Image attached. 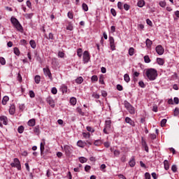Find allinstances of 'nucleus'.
<instances>
[{"label":"nucleus","mask_w":179,"mask_h":179,"mask_svg":"<svg viewBox=\"0 0 179 179\" xmlns=\"http://www.w3.org/2000/svg\"><path fill=\"white\" fill-rule=\"evenodd\" d=\"M145 75L149 80H156V78H157V70L148 69L146 70Z\"/></svg>","instance_id":"obj_1"},{"label":"nucleus","mask_w":179,"mask_h":179,"mask_svg":"<svg viewBox=\"0 0 179 179\" xmlns=\"http://www.w3.org/2000/svg\"><path fill=\"white\" fill-rule=\"evenodd\" d=\"M10 22L12 24H13L14 27L18 31H23V27H22V24H20V22H19V20L16 19L15 17H12L10 18Z\"/></svg>","instance_id":"obj_2"},{"label":"nucleus","mask_w":179,"mask_h":179,"mask_svg":"<svg viewBox=\"0 0 179 179\" xmlns=\"http://www.w3.org/2000/svg\"><path fill=\"white\" fill-rule=\"evenodd\" d=\"M111 131V120H106L105 122V127L103 129V133L106 135H108Z\"/></svg>","instance_id":"obj_3"},{"label":"nucleus","mask_w":179,"mask_h":179,"mask_svg":"<svg viewBox=\"0 0 179 179\" xmlns=\"http://www.w3.org/2000/svg\"><path fill=\"white\" fill-rule=\"evenodd\" d=\"M124 107L129 111V114L134 115L135 114V108L129 103V102L125 101H124Z\"/></svg>","instance_id":"obj_4"},{"label":"nucleus","mask_w":179,"mask_h":179,"mask_svg":"<svg viewBox=\"0 0 179 179\" xmlns=\"http://www.w3.org/2000/svg\"><path fill=\"white\" fill-rule=\"evenodd\" d=\"M13 162H14L10 164L11 167H15L17 170H22V166L20 165V161H19V159L15 158Z\"/></svg>","instance_id":"obj_5"},{"label":"nucleus","mask_w":179,"mask_h":179,"mask_svg":"<svg viewBox=\"0 0 179 179\" xmlns=\"http://www.w3.org/2000/svg\"><path fill=\"white\" fill-rule=\"evenodd\" d=\"M90 60V54L88 51H85L83 53V61L85 64H87Z\"/></svg>","instance_id":"obj_6"},{"label":"nucleus","mask_w":179,"mask_h":179,"mask_svg":"<svg viewBox=\"0 0 179 179\" xmlns=\"http://www.w3.org/2000/svg\"><path fill=\"white\" fill-rule=\"evenodd\" d=\"M43 73L45 76H48L50 80H52V74H51V71H50L49 68H44Z\"/></svg>","instance_id":"obj_7"},{"label":"nucleus","mask_w":179,"mask_h":179,"mask_svg":"<svg viewBox=\"0 0 179 179\" xmlns=\"http://www.w3.org/2000/svg\"><path fill=\"white\" fill-rule=\"evenodd\" d=\"M72 146L66 145L64 146V150L65 151V153L67 156H69L71 153H72Z\"/></svg>","instance_id":"obj_8"},{"label":"nucleus","mask_w":179,"mask_h":179,"mask_svg":"<svg viewBox=\"0 0 179 179\" xmlns=\"http://www.w3.org/2000/svg\"><path fill=\"white\" fill-rule=\"evenodd\" d=\"M155 50H156V52L159 55H163V54H164V48H163V46H162L161 45H157Z\"/></svg>","instance_id":"obj_9"},{"label":"nucleus","mask_w":179,"mask_h":179,"mask_svg":"<svg viewBox=\"0 0 179 179\" xmlns=\"http://www.w3.org/2000/svg\"><path fill=\"white\" fill-rule=\"evenodd\" d=\"M109 41H110V48L113 51H114V50H115V43H114V37L110 36Z\"/></svg>","instance_id":"obj_10"},{"label":"nucleus","mask_w":179,"mask_h":179,"mask_svg":"<svg viewBox=\"0 0 179 179\" xmlns=\"http://www.w3.org/2000/svg\"><path fill=\"white\" fill-rule=\"evenodd\" d=\"M48 104H50V106H52V108L55 107V102H54V99L51 98V96H49L46 99Z\"/></svg>","instance_id":"obj_11"},{"label":"nucleus","mask_w":179,"mask_h":179,"mask_svg":"<svg viewBox=\"0 0 179 179\" xmlns=\"http://www.w3.org/2000/svg\"><path fill=\"white\" fill-rule=\"evenodd\" d=\"M125 122H127V124H129V125H131V127H135V122H133V120H132V119H131V117H127L125 118Z\"/></svg>","instance_id":"obj_12"},{"label":"nucleus","mask_w":179,"mask_h":179,"mask_svg":"<svg viewBox=\"0 0 179 179\" xmlns=\"http://www.w3.org/2000/svg\"><path fill=\"white\" fill-rule=\"evenodd\" d=\"M0 121L3 122V125H8V117L6 116H1Z\"/></svg>","instance_id":"obj_13"},{"label":"nucleus","mask_w":179,"mask_h":179,"mask_svg":"<svg viewBox=\"0 0 179 179\" xmlns=\"http://www.w3.org/2000/svg\"><path fill=\"white\" fill-rule=\"evenodd\" d=\"M15 111H16V107L15 106V105H11L10 106L9 113L11 115H13V114H15Z\"/></svg>","instance_id":"obj_14"},{"label":"nucleus","mask_w":179,"mask_h":179,"mask_svg":"<svg viewBox=\"0 0 179 179\" xmlns=\"http://www.w3.org/2000/svg\"><path fill=\"white\" fill-rule=\"evenodd\" d=\"M28 125L29 127H34L36 125V120L35 119H31L28 121Z\"/></svg>","instance_id":"obj_15"},{"label":"nucleus","mask_w":179,"mask_h":179,"mask_svg":"<svg viewBox=\"0 0 179 179\" xmlns=\"http://www.w3.org/2000/svg\"><path fill=\"white\" fill-rule=\"evenodd\" d=\"M8 101H9V96H3V98L2 99V104L3 106H6V103H8Z\"/></svg>","instance_id":"obj_16"},{"label":"nucleus","mask_w":179,"mask_h":179,"mask_svg":"<svg viewBox=\"0 0 179 179\" xmlns=\"http://www.w3.org/2000/svg\"><path fill=\"white\" fill-rule=\"evenodd\" d=\"M45 146V141H43V143H41L40 149H41V155H43V153L44 152Z\"/></svg>","instance_id":"obj_17"},{"label":"nucleus","mask_w":179,"mask_h":179,"mask_svg":"<svg viewBox=\"0 0 179 179\" xmlns=\"http://www.w3.org/2000/svg\"><path fill=\"white\" fill-rule=\"evenodd\" d=\"M129 164L130 167H135V164H136V162H135V157H133L131 160L129 161Z\"/></svg>","instance_id":"obj_18"},{"label":"nucleus","mask_w":179,"mask_h":179,"mask_svg":"<svg viewBox=\"0 0 179 179\" xmlns=\"http://www.w3.org/2000/svg\"><path fill=\"white\" fill-rule=\"evenodd\" d=\"M164 166L165 170H169V169H170V164H169L168 160L165 159L164 161Z\"/></svg>","instance_id":"obj_19"},{"label":"nucleus","mask_w":179,"mask_h":179,"mask_svg":"<svg viewBox=\"0 0 179 179\" xmlns=\"http://www.w3.org/2000/svg\"><path fill=\"white\" fill-rule=\"evenodd\" d=\"M137 6H138V8H143V6H145V1L143 0L138 1L137 3Z\"/></svg>","instance_id":"obj_20"},{"label":"nucleus","mask_w":179,"mask_h":179,"mask_svg":"<svg viewBox=\"0 0 179 179\" xmlns=\"http://www.w3.org/2000/svg\"><path fill=\"white\" fill-rule=\"evenodd\" d=\"M76 83H78V85H81V83H83V78L78 77L77 79H76Z\"/></svg>","instance_id":"obj_21"},{"label":"nucleus","mask_w":179,"mask_h":179,"mask_svg":"<svg viewBox=\"0 0 179 179\" xmlns=\"http://www.w3.org/2000/svg\"><path fill=\"white\" fill-rule=\"evenodd\" d=\"M157 62L158 65H164V60L162 58H157Z\"/></svg>","instance_id":"obj_22"},{"label":"nucleus","mask_w":179,"mask_h":179,"mask_svg":"<svg viewBox=\"0 0 179 179\" xmlns=\"http://www.w3.org/2000/svg\"><path fill=\"white\" fill-rule=\"evenodd\" d=\"M124 82H126L127 83H129V82L131 80V78H129V75H128L127 73L124 74Z\"/></svg>","instance_id":"obj_23"},{"label":"nucleus","mask_w":179,"mask_h":179,"mask_svg":"<svg viewBox=\"0 0 179 179\" xmlns=\"http://www.w3.org/2000/svg\"><path fill=\"white\" fill-rule=\"evenodd\" d=\"M34 132H35L37 135L40 134V126H36L34 129Z\"/></svg>","instance_id":"obj_24"},{"label":"nucleus","mask_w":179,"mask_h":179,"mask_svg":"<svg viewBox=\"0 0 179 179\" xmlns=\"http://www.w3.org/2000/svg\"><path fill=\"white\" fill-rule=\"evenodd\" d=\"M70 103L72 106H76V98L75 97L71 98Z\"/></svg>","instance_id":"obj_25"},{"label":"nucleus","mask_w":179,"mask_h":179,"mask_svg":"<svg viewBox=\"0 0 179 179\" xmlns=\"http://www.w3.org/2000/svg\"><path fill=\"white\" fill-rule=\"evenodd\" d=\"M34 80H35V83L38 85V83H40V80H41V78L40 77V76H36L34 78Z\"/></svg>","instance_id":"obj_26"},{"label":"nucleus","mask_w":179,"mask_h":179,"mask_svg":"<svg viewBox=\"0 0 179 179\" xmlns=\"http://www.w3.org/2000/svg\"><path fill=\"white\" fill-rule=\"evenodd\" d=\"M29 44L31 47V48H36V41L34 40H31L30 42H29Z\"/></svg>","instance_id":"obj_27"},{"label":"nucleus","mask_w":179,"mask_h":179,"mask_svg":"<svg viewBox=\"0 0 179 179\" xmlns=\"http://www.w3.org/2000/svg\"><path fill=\"white\" fill-rule=\"evenodd\" d=\"M145 44H146L148 48L152 47V41H150V39L147 38V40L145 41Z\"/></svg>","instance_id":"obj_28"},{"label":"nucleus","mask_w":179,"mask_h":179,"mask_svg":"<svg viewBox=\"0 0 179 179\" xmlns=\"http://www.w3.org/2000/svg\"><path fill=\"white\" fill-rule=\"evenodd\" d=\"M17 131L19 134H23V132L24 131V127L23 126H20L18 128H17Z\"/></svg>","instance_id":"obj_29"},{"label":"nucleus","mask_w":179,"mask_h":179,"mask_svg":"<svg viewBox=\"0 0 179 179\" xmlns=\"http://www.w3.org/2000/svg\"><path fill=\"white\" fill-rule=\"evenodd\" d=\"M159 6H161V8H166V1H159Z\"/></svg>","instance_id":"obj_30"},{"label":"nucleus","mask_w":179,"mask_h":179,"mask_svg":"<svg viewBox=\"0 0 179 179\" xmlns=\"http://www.w3.org/2000/svg\"><path fill=\"white\" fill-rule=\"evenodd\" d=\"M14 54H15V55H17V57L20 55V50H19V48H14Z\"/></svg>","instance_id":"obj_31"},{"label":"nucleus","mask_w":179,"mask_h":179,"mask_svg":"<svg viewBox=\"0 0 179 179\" xmlns=\"http://www.w3.org/2000/svg\"><path fill=\"white\" fill-rule=\"evenodd\" d=\"M135 49L134 48H130L129 49V55H130V57H132V55H134Z\"/></svg>","instance_id":"obj_32"},{"label":"nucleus","mask_w":179,"mask_h":179,"mask_svg":"<svg viewBox=\"0 0 179 179\" xmlns=\"http://www.w3.org/2000/svg\"><path fill=\"white\" fill-rule=\"evenodd\" d=\"M83 10H85V12H87V10H89V7L87 6V4H86L85 3H83Z\"/></svg>","instance_id":"obj_33"},{"label":"nucleus","mask_w":179,"mask_h":179,"mask_svg":"<svg viewBox=\"0 0 179 179\" xmlns=\"http://www.w3.org/2000/svg\"><path fill=\"white\" fill-rule=\"evenodd\" d=\"M144 62L145 64H149L150 62V58L148 55H145L144 57Z\"/></svg>","instance_id":"obj_34"},{"label":"nucleus","mask_w":179,"mask_h":179,"mask_svg":"<svg viewBox=\"0 0 179 179\" xmlns=\"http://www.w3.org/2000/svg\"><path fill=\"white\" fill-rule=\"evenodd\" d=\"M29 94L31 99H34V97H36V94H34V92L33 90H30Z\"/></svg>","instance_id":"obj_35"},{"label":"nucleus","mask_w":179,"mask_h":179,"mask_svg":"<svg viewBox=\"0 0 179 179\" xmlns=\"http://www.w3.org/2000/svg\"><path fill=\"white\" fill-rule=\"evenodd\" d=\"M79 162H80L81 163H86V162H87V159L84 157H80L79 158Z\"/></svg>","instance_id":"obj_36"},{"label":"nucleus","mask_w":179,"mask_h":179,"mask_svg":"<svg viewBox=\"0 0 179 179\" xmlns=\"http://www.w3.org/2000/svg\"><path fill=\"white\" fill-rule=\"evenodd\" d=\"M67 16H68L69 19H73V12L69 11L67 13Z\"/></svg>","instance_id":"obj_37"},{"label":"nucleus","mask_w":179,"mask_h":179,"mask_svg":"<svg viewBox=\"0 0 179 179\" xmlns=\"http://www.w3.org/2000/svg\"><path fill=\"white\" fill-rule=\"evenodd\" d=\"M91 80L92 82H97V80H99V77H97V76H92Z\"/></svg>","instance_id":"obj_38"},{"label":"nucleus","mask_w":179,"mask_h":179,"mask_svg":"<svg viewBox=\"0 0 179 179\" xmlns=\"http://www.w3.org/2000/svg\"><path fill=\"white\" fill-rule=\"evenodd\" d=\"M0 64L1 65H6V60H5V58L0 57Z\"/></svg>","instance_id":"obj_39"},{"label":"nucleus","mask_w":179,"mask_h":179,"mask_svg":"<svg viewBox=\"0 0 179 179\" xmlns=\"http://www.w3.org/2000/svg\"><path fill=\"white\" fill-rule=\"evenodd\" d=\"M77 145H78L80 148H83L85 146V144L83 143V141H78L77 142Z\"/></svg>","instance_id":"obj_40"},{"label":"nucleus","mask_w":179,"mask_h":179,"mask_svg":"<svg viewBox=\"0 0 179 179\" xmlns=\"http://www.w3.org/2000/svg\"><path fill=\"white\" fill-rule=\"evenodd\" d=\"M66 30H70V31H72L73 30V26H72V24L69 23L68 26L66 27Z\"/></svg>","instance_id":"obj_41"},{"label":"nucleus","mask_w":179,"mask_h":179,"mask_svg":"<svg viewBox=\"0 0 179 179\" xmlns=\"http://www.w3.org/2000/svg\"><path fill=\"white\" fill-rule=\"evenodd\" d=\"M94 145L95 146H100L101 145V141L100 140H96L94 142Z\"/></svg>","instance_id":"obj_42"},{"label":"nucleus","mask_w":179,"mask_h":179,"mask_svg":"<svg viewBox=\"0 0 179 179\" xmlns=\"http://www.w3.org/2000/svg\"><path fill=\"white\" fill-rule=\"evenodd\" d=\"M77 112L80 113V115H85V113L82 111V108L78 107L76 109Z\"/></svg>","instance_id":"obj_43"},{"label":"nucleus","mask_w":179,"mask_h":179,"mask_svg":"<svg viewBox=\"0 0 179 179\" xmlns=\"http://www.w3.org/2000/svg\"><path fill=\"white\" fill-rule=\"evenodd\" d=\"M141 145H142L143 148H144L145 146H148V144L146 143V141H145V139H143V137H142V138H141Z\"/></svg>","instance_id":"obj_44"},{"label":"nucleus","mask_w":179,"mask_h":179,"mask_svg":"<svg viewBox=\"0 0 179 179\" xmlns=\"http://www.w3.org/2000/svg\"><path fill=\"white\" fill-rule=\"evenodd\" d=\"M82 52H83L82 48L78 49V50H77V55H78V56L80 58L82 57Z\"/></svg>","instance_id":"obj_45"},{"label":"nucleus","mask_w":179,"mask_h":179,"mask_svg":"<svg viewBox=\"0 0 179 179\" xmlns=\"http://www.w3.org/2000/svg\"><path fill=\"white\" fill-rule=\"evenodd\" d=\"M51 93H52V94H57V93H58V90L55 87L52 88Z\"/></svg>","instance_id":"obj_46"},{"label":"nucleus","mask_w":179,"mask_h":179,"mask_svg":"<svg viewBox=\"0 0 179 179\" xmlns=\"http://www.w3.org/2000/svg\"><path fill=\"white\" fill-rule=\"evenodd\" d=\"M87 131H88V132L93 133V132H94V129L93 127H92L87 126Z\"/></svg>","instance_id":"obj_47"},{"label":"nucleus","mask_w":179,"mask_h":179,"mask_svg":"<svg viewBox=\"0 0 179 179\" xmlns=\"http://www.w3.org/2000/svg\"><path fill=\"white\" fill-rule=\"evenodd\" d=\"M117 8L118 9L122 10L123 9V3L121 1L117 3Z\"/></svg>","instance_id":"obj_48"},{"label":"nucleus","mask_w":179,"mask_h":179,"mask_svg":"<svg viewBox=\"0 0 179 179\" xmlns=\"http://www.w3.org/2000/svg\"><path fill=\"white\" fill-rule=\"evenodd\" d=\"M114 153V156H115L116 157H118V156H120L121 152H120V150H116L113 152Z\"/></svg>","instance_id":"obj_49"},{"label":"nucleus","mask_w":179,"mask_h":179,"mask_svg":"<svg viewBox=\"0 0 179 179\" xmlns=\"http://www.w3.org/2000/svg\"><path fill=\"white\" fill-rule=\"evenodd\" d=\"M46 38H48V40H54V34H52V33H50Z\"/></svg>","instance_id":"obj_50"},{"label":"nucleus","mask_w":179,"mask_h":179,"mask_svg":"<svg viewBox=\"0 0 179 179\" xmlns=\"http://www.w3.org/2000/svg\"><path fill=\"white\" fill-rule=\"evenodd\" d=\"M92 97H94V99H100V95L96 92H93Z\"/></svg>","instance_id":"obj_51"},{"label":"nucleus","mask_w":179,"mask_h":179,"mask_svg":"<svg viewBox=\"0 0 179 179\" xmlns=\"http://www.w3.org/2000/svg\"><path fill=\"white\" fill-rule=\"evenodd\" d=\"M166 123H167V120L163 119L161 121V127H164V125H166Z\"/></svg>","instance_id":"obj_52"},{"label":"nucleus","mask_w":179,"mask_h":179,"mask_svg":"<svg viewBox=\"0 0 179 179\" xmlns=\"http://www.w3.org/2000/svg\"><path fill=\"white\" fill-rule=\"evenodd\" d=\"M130 8H131V6H130L129 5H128V4H127V3H124V9L125 10H129Z\"/></svg>","instance_id":"obj_53"},{"label":"nucleus","mask_w":179,"mask_h":179,"mask_svg":"<svg viewBox=\"0 0 179 179\" xmlns=\"http://www.w3.org/2000/svg\"><path fill=\"white\" fill-rule=\"evenodd\" d=\"M90 169H92V167L89 165H86L85 166V171H86L87 173H88V171H90Z\"/></svg>","instance_id":"obj_54"},{"label":"nucleus","mask_w":179,"mask_h":179,"mask_svg":"<svg viewBox=\"0 0 179 179\" xmlns=\"http://www.w3.org/2000/svg\"><path fill=\"white\" fill-rule=\"evenodd\" d=\"M83 136L84 137V138H90V133H85V132H83Z\"/></svg>","instance_id":"obj_55"},{"label":"nucleus","mask_w":179,"mask_h":179,"mask_svg":"<svg viewBox=\"0 0 179 179\" xmlns=\"http://www.w3.org/2000/svg\"><path fill=\"white\" fill-rule=\"evenodd\" d=\"M117 89L119 90V92H122V90H124V87H122V85L119 84L117 85Z\"/></svg>","instance_id":"obj_56"},{"label":"nucleus","mask_w":179,"mask_h":179,"mask_svg":"<svg viewBox=\"0 0 179 179\" xmlns=\"http://www.w3.org/2000/svg\"><path fill=\"white\" fill-rule=\"evenodd\" d=\"M58 57H59V58H64V57H65V53H64L63 52H59Z\"/></svg>","instance_id":"obj_57"},{"label":"nucleus","mask_w":179,"mask_h":179,"mask_svg":"<svg viewBox=\"0 0 179 179\" xmlns=\"http://www.w3.org/2000/svg\"><path fill=\"white\" fill-rule=\"evenodd\" d=\"M110 13L113 15V16H117V12L115 11V9L111 8Z\"/></svg>","instance_id":"obj_58"},{"label":"nucleus","mask_w":179,"mask_h":179,"mask_svg":"<svg viewBox=\"0 0 179 179\" xmlns=\"http://www.w3.org/2000/svg\"><path fill=\"white\" fill-rule=\"evenodd\" d=\"M171 170L173 173H177V166L176 165H173L171 166Z\"/></svg>","instance_id":"obj_59"},{"label":"nucleus","mask_w":179,"mask_h":179,"mask_svg":"<svg viewBox=\"0 0 179 179\" xmlns=\"http://www.w3.org/2000/svg\"><path fill=\"white\" fill-rule=\"evenodd\" d=\"M145 179H150V178H151V177H150V173H149V172H146V173H145Z\"/></svg>","instance_id":"obj_60"},{"label":"nucleus","mask_w":179,"mask_h":179,"mask_svg":"<svg viewBox=\"0 0 179 179\" xmlns=\"http://www.w3.org/2000/svg\"><path fill=\"white\" fill-rule=\"evenodd\" d=\"M178 114H179V108H176L174 110V115H178Z\"/></svg>","instance_id":"obj_61"},{"label":"nucleus","mask_w":179,"mask_h":179,"mask_svg":"<svg viewBox=\"0 0 179 179\" xmlns=\"http://www.w3.org/2000/svg\"><path fill=\"white\" fill-rule=\"evenodd\" d=\"M17 80L20 81V83H22V75L19 73L17 74Z\"/></svg>","instance_id":"obj_62"},{"label":"nucleus","mask_w":179,"mask_h":179,"mask_svg":"<svg viewBox=\"0 0 179 179\" xmlns=\"http://www.w3.org/2000/svg\"><path fill=\"white\" fill-rule=\"evenodd\" d=\"M101 96L103 97H107V92H106L104 90L101 91Z\"/></svg>","instance_id":"obj_63"},{"label":"nucleus","mask_w":179,"mask_h":179,"mask_svg":"<svg viewBox=\"0 0 179 179\" xmlns=\"http://www.w3.org/2000/svg\"><path fill=\"white\" fill-rule=\"evenodd\" d=\"M146 23L147 24H148L149 26H152V24H153V23L152 22V21L150 19H147L146 20Z\"/></svg>","instance_id":"obj_64"}]
</instances>
